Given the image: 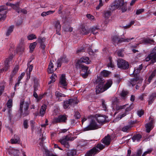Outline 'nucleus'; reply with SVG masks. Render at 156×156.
I'll use <instances>...</instances> for the list:
<instances>
[{
    "label": "nucleus",
    "instance_id": "nucleus-1",
    "mask_svg": "<svg viewBox=\"0 0 156 156\" xmlns=\"http://www.w3.org/2000/svg\"><path fill=\"white\" fill-rule=\"evenodd\" d=\"M105 81L102 78L98 77L96 80L98 85L96 88V92L97 94L102 93L107 90L112 86V81L111 80H108L106 81V83L104 85Z\"/></svg>",
    "mask_w": 156,
    "mask_h": 156
},
{
    "label": "nucleus",
    "instance_id": "nucleus-2",
    "mask_svg": "<svg viewBox=\"0 0 156 156\" xmlns=\"http://www.w3.org/2000/svg\"><path fill=\"white\" fill-rule=\"evenodd\" d=\"M118 8L121 9L122 12H126L127 10V3L124 2V0H116L111 4V7L109 8L112 10Z\"/></svg>",
    "mask_w": 156,
    "mask_h": 156
},
{
    "label": "nucleus",
    "instance_id": "nucleus-3",
    "mask_svg": "<svg viewBox=\"0 0 156 156\" xmlns=\"http://www.w3.org/2000/svg\"><path fill=\"white\" fill-rule=\"evenodd\" d=\"M105 147V146L101 144H98L96 146L90 150L87 153V156H93L102 150Z\"/></svg>",
    "mask_w": 156,
    "mask_h": 156
},
{
    "label": "nucleus",
    "instance_id": "nucleus-4",
    "mask_svg": "<svg viewBox=\"0 0 156 156\" xmlns=\"http://www.w3.org/2000/svg\"><path fill=\"white\" fill-rule=\"evenodd\" d=\"M75 139L74 137H71L68 135L63 137L62 139H60L59 141L62 145H63L65 147L67 148H69V147L68 141H73Z\"/></svg>",
    "mask_w": 156,
    "mask_h": 156
},
{
    "label": "nucleus",
    "instance_id": "nucleus-5",
    "mask_svg": "<svg viewBox=\"0 0 156 156\" xmlns=\"http://www.w3.org/2000/svg\"><path fill=\"white\" fill-rule=\"evenodd\" d=\"M151 60V63L153 64L156 62V46L154 48L151 53L145 58V60L147 62Z\"/></svg>",
    "mask_w": 156,
    "mask_h": 156
},
{
    "label": "nucleus",
    "instance_id": "nucleus-6",
    "mask_svg": "<svg viewBox=\"0 0 156 156\" xmlns=\"http://www.w3.org/2000/svg\"><path fill=\"white\" fill-rule=\"evenodd\" d=\"M117 65L119 68L123 69H128L129 66V64L127 62L121 59L118 60Z\"/></svg>",
    "mask_w": 156,
    "mask_h": 156
},
{
    "label": "nucleus",
    "instance_id": "nucleus-7",
    "mask_svg": "<svg viewBox=\"0 0 156 156\" xmlns=\"http://www.w3.org/2000/svg\"><path fill=\"white\" fill-rule=\"evenodd\" d=\"M95 120H91L89 125L83 129L84 131H88L97 129L100 128Z\"/></svg>",
    "mask_w": 156,
    "mask_h": 156
},
{
    "label": "nucleus",
    "instance_id": "nucleus-8",
    "mask_svg": "<svg viewBox=\"0 0 156 156\" xmlns=\"http://www.w3.org/2000/svg\"><path fill=\"white\" fill-rule=\"evenodd\" d=\"M67 120V117L66 115H61L55 118L53 120V122L54 123H65Z\"/></svg>",
    "mask_w": 156,
    "mask_h": 156
},
{
    "label": "nucleus",
    "instance_id": "nucleus-9",
    "mask_svg": "<svg viewBox=\"0 0 156 156\" xmlns=\"http://www.w3.org/2000/svg\"><path fill=\"white\" fill-rule=\"evenodd\" d=\"M76 104L77 102L75 100L73 99H70L64 102L63 106L64 108L66 109L69 108L70 106H73Z\"/></svg>",
    "mask_w": 156,
    "mask_h": 156
},
{
    "label": "nucleus",
    "instance_id": "nucleus-10",
    "mask_svg": "<svg viewBox=\"0 0 156 156\" xmlns=\"http://www.w3.org/2000/svg\"><path fill=\"white\" fill-rule=\"evenodd\" d=\"M79 67L75 66L77 68L81 69L82 70V73L81 74L82 77L84 78H85L87 77L88 75L87 70L88 68L87 66H85L82 64H80Z\"/></svg>",
    "mask_w": 156,
    "mask_h": 156
},
{
    "label": "nucleus",
    "instance_id": "nucleus-11",
    "mask_svg": "<svg viewBox=\"0 0 156 156\" xmlns=\"http://www.w3.org/2000/svg\"><path fill=\"white\" fill-rule=\"evenodd\" d=\"M91 62L89 58L87 57H83L78 60L76 62L75 66L79 67L80 64H82V63H84L86 64H90Z\"/></svg>",
    "mask_w": 156,
    "mask_h": 156
},
{
    "label": "nucleus",
    "instance_id": "nucleus-12",
    "mask_svg": "<svg viewBox=\"0 0 156 156\" xmlns=\"http://www.w3.org/2000/svg\"><path fill=\"white\" fill-rule=\"evenodd\" d=\"M14 55H11L9 57L7 58L5 62V66L4 68L0 70V72H2L4 70L6 71L7 70L9 67V64L10 63V62L12 59Z\"/></svg>",
    "mask_w": 156,
    "mask_h": 156
},
{
    "label": "nucleus",
    "instance_id": "nucleus-13",
    "mask_svg": "<svg viewBox=\"0 0 156 156\" xmlns=\"http://www.w3.org/2000/svg\"><path fill=\"white\" fill-rule=\"evenodd\" d=\"M143 80V78L140 76L135 77V78L131 80L130 83L132 86L137 84V83H139V85H140L142 83Z\"/></svg>",
    "mask_w": 156,
    "mask_h": 156
},
{
    "label": "nucleus",
    "instance_id": "nucleus-14",
    "mask_svg": "<svg viewBox=\"0 0 156 156\" xmlns=\"http://www.w3.org/2000/svg\"><path fill=\"white\" fill-rule=\"evenodd\" d=\"M69 61L68 59L65 56H63L58 59L57 61V67H60L62 64L63 63H67Z\"/></svg>",
    "mask_w": 156,
    "mask_h": 156
},
{
    "label": "nucleus",
    "instance_id": "nucleus-15",
    "mask_svg": "<svg viewBox=\"0 0 156 156\" xmlns=\"http://www.w3.org/2000/svg\"><path fill=\"white\" fill-rule=\"evenodd\" d=\"M54 26L55 29L56 34L60 35L59 31L61 29V25L60 23V22L58 20L55 21L54 23Z\"/></svg>",
    "mask_w": 156,
    "mask_h": 156
},
{
    "label": "nucleus",
    "instance_id": "nucleus-16",
    "mask_svg": "<svg viewBox=\"0 0 156 156\" xmlns=\"http://www.w3.org/2000/svg\"><path fill=\"white\" fill-rule=\"evenodd\" d=\"M143 66L142 64L139 66V67L135 68L133 74H131L134 77L139 76L138 75L140 72V71L142 69Z\"/></svg>",
    "mask_w": 156,
    "mask_h": 156
},
{
    "label": "nucleus",
    "instance_id": "nucleus-17",
    "mask_svg": "<svg viewBox=\"0 0 156 156\" xmlns=\"http://www.w3.org/2000/svg\"><path fill=\"white\" fill-rule=\"evenodd\" d=\"M19 2H17L15 4H12V3L6 4L7 5H9L12 7L14 10H15L18 13H20V8L19 6Z\"/></svg>",
    "mask_w": 156,
    "mask_h": 156
},
{
    "label": "nucleus",
    "instance_id": "nucleus-18",
    "mask_svg": "<svg viewBox=\"0 0 156 156\" xmlns=\"http://www.w3.org/2000/svg\"><path fill=\"white\" fill-rule=\"evenodd\" d=\"M30 103L28 102H24L23 100H21L20 103V110H22L23 109L29 108Z\"/></svg>",
    "mask_w": 156,
    "mask_h": 156
},
{
    "label": "nucleus",
    "instance_id": "nucleus-19",
    "mask_svg": "<svg viewBox=\"0 0 156 156\" xmlns=\"http://www.w3.org/2000/svg\"><path fill=\"white\" fill-rule=\"evenodd\" d=\"M59 84L61 87H65L67 84L65 78V75L62 74L60 78Z\"/></svg>",
    "mask_w": 156,
    "mask_h": 156
},
{
    "label": "nucleus",
    "instance_id": "nucleus-20",
    "mask_svg": "<svg viewBox=\"0 0 156 156\" xmlns=\"http://www.w3.org/2000/svg\"><path fill=\"white\" fill-rule=\"evenodd\" d=\"M111 138L110 136L108 134L107 136H105L102 140V143L108 146L109 145L111 142Z\"/></svg>",
    "mask_w": 156,
    "mask_h": 156
},
{
    "label": "nucleus",
    "instance_id": "nucleus-21",
    "mask_svg": "<svg viewBox=\"0 0 156 156\" xmlns=\"http://www.w3.org/2000/svg\"><path fill=\"white\" fill-rule=\"evenodd\" d=\"M106 119V116L98 115L97 117L96 120L97 122L100 124H102L105 122Z\"/></svg>",
    "mask_w": 156,
    "mask_h": 156
},
{
    "label": "nucleus",
    "instance_id": "nucleus-22",
    "mask_svg": "<svg viewBox=\"0 0 156 156\" xmlns=\"http://www.w3.org/2000/svg\"><path fill=\"white\" fill-rule=\"evenodd\" d=\"M156 98V93H154L151 94L149 97L148 100L149 105L151 104L153 102L155 98Z\"/></svg>",
    "mask_w": 156,
    "mask_h": 156
},
{
    "label": "nucleus",
    "instance_id": "nucleus-23",
    "mask_svg": "<svg viewBox=\"0 0 156 156\" xmlns=\"http://www.w3.org/2000/svg\"><path fill=\"white\" fill-rule=\"evenodd\" d=\"M154 42V41L153 40H151L149 38H144L140 41V43H144V44H147L151 43Z\"/></svg>",
    "mask_w": 156,
    "mask_h": 156
},
{
    "label": "nucleus",
    "instance_id": "nucleus-24",
    "mask_svg": "<svg viewBox=\"0 0 156 156\" xmlns=\"http://www.w3.org/2000/svg\"><path fill=\"white\" fill-rule=\"evenodd\" d=\"M47 106L45 105H43L41 107L40 110V114L41 116H43L45 113Z\"/></svg>",
    "mask_w": 156,
    "mask_h": 156
},
{
    "label": "nucleus",
    "instance_id": "nucleus-25",
    "mask_svg": "<svg viewBox=\"0 0 156 156\" xmlns=\"http://www.w3.org/2000/svg\"><path fill=\"white\" fill-rule=\"evenodd\" d=\"M134 39V37H132L131 38H119V43H121L122 42H129Z\"/></svg>",
    "mask_w": 156,
    "mask_h": 156
},
{
    "label": "nucleus",
    "instance_id": "nucleus-26",
    "mask_svg": "<svg viewBox=\"0 0 156 156\" xmlns=\"http://www.w3.org/2000/svg\"><path fill=\"white\" fill-rule=\"evenodd\" d=\"M21 112V114L24 116H26L30 114V110L29 108L24 109H23L22 110H20Z\"/></svg>",
    "mask_w": 156,
    "mask_h": 156
},
{
    "label": "nucleus",
    "instance_id": "nucleus-27",
    "mask_svg": "<svg viewBox=\"0 0 156 156\" xmlns=\"http://www.w3.org/2000/svg\"><path fill=\"white\" fill-rule=\"evenodd\" d=\"M11 141L12 144H19L20 142V138L17 135H15L14 138L12 139Z\"/></svg>",
    "mask_w": 156,
    "mask_h": 156
},
{
    "label": "nucleus",
    "instance_id": "nucleus-28",
    "mask_svg": "<svg viewBox=\"0 0 156 156\" xmlns=\"http://www.w3.org/2000/svg\"><path fill=\"white\" fill-rule=\"evenodd\" d=\"M53 64L51 60L50 61L48 68V72L49 73H51L53 72Z\"/></svg>",
    "mask_w": 156,
    "mask_h": 156
},
{
    "label": "nucleus",
    "instance_id": "nucleus-29",
    "mask_svg": "<svg viewBox=\"0 0 156 156\" xmlns=\"http://www.w3.org/2000/svg\"><path fill=\"white\" fill-rule=\"evenodd\" d=\"M90 31L93 34H96L98 33V31L99 30V28L97 26H93L90 29Z\"/></svg>",
    "mask_w": 156,
    "mask_h": 156
},
{
    "label": "nucleus",
    "instance_id": "nucleus-30",
    "mask_svg": "<svg viewBox=\"0 0 156 156\" xmlns=\"http://www.w3.org/2000/svg\"><path fill=\"white\" fill-rule=\"evenodd\" d=\"M156 76V69H154L151 75L148 79L149 83H150L152 79Z\"/></svg>",
    "mask_w": 156,
    "mask_h": 156
},
{
    "label": "nucleus",
    "instance_id": "nucleus-31",
    "mask_svg": "<svg viewBox=\"0 0 156 156\" xmlns=\"http://www.w3.org/2000/svg\"><path fill=\"white\" fill-rule=\"evenodd\" d=\"M76 150H68L67 152L68 156H74L76 154Z\"/></svg>",
    "mask_w": 156,
    "mask_h": 156
},
{
    "label": "nucleus",
    "instance_id": "nucleus-32",
    "mask_svg": "<svg viewBox=\"0 0 156 156\" xmlns=\"http://www.w3.org/2000/svg\"><path fill=\"white\" fill-rule=\"evenodd\" d=\"M141 138V136L140 134H137L136 135H134L132 138L133 142L136 140L138 141L140 140V139Z\"/></svg>",
    "mask_w": 156,
    "mask_h": 156
},
{
    "label": "nucleus",
    "instance_id": "nucleus-33",
    "mask_svg": "<svg viewBox=\"0 0 156 156\" xmlns=\"http://www.w3.org/2000/svg\"><path fill=\"white\" fill-rule=\"evenodd\" d=\"M81 33L84 35H87L90 32V30H87L82 27L80 30Z\"/></svg>",
    "mask_w": 156,
    "mask_h": 156
},
{
    "label": "nucleus",
    "instance_id": "nucleus-34",
    "mask_svg": "<svg viewBox=\"0 0 156 156\" xmlns=\"http://www.w3.org/2000/svg\"><path fill=\"white\" fill-rule=\"evenodd\" d=\"M145 127L146 128V130L147 132L149 133L153 128L154 125H151L147 123L146 124Z\"/></svg>",
    "mask_w": 156,
    "mask_h": 156
},
{
    "label": "nucleus",
    "instance_id": "nucleus-35",
    "mask_svg": "<svg viewBox=\"0 0 156 156\" xmlns=\"http://www.w3.org/2000/svg\"><path fill=\"white\" fill-rule=\"evenodd\" d=\"M128 94V92L127 91L123 90L120 94V96L122 98V99L124 100L127 95Z\"/></svg>",
    "mask_w": 156,
    "mask_h": 156
},
{
    "label": "nucleus",
    "instance_id": "nucleus-36",
    "mask_svg": "<svg viewBox=\"0 0 156 156\" xmlns=\"http://www.w3.org/2000/svg\"><path fill=\"white\" fill-rule=\"evenodd\" d=\"M37 43L36 42H34L31 43L29 46V48L30 49V51L32 52L34 51V49L35 48L36 45H37Z\"/></svg>",
    "mask_w": 156,
    "mask_h": 156
},
{
    "label": "nucleus",
    "instance_id": "nucleus-37",
    "mask_svg": "<svg viewBox=\"0 0 156 156\" xmlns=\"http://www.w3.org/2000/svg\"><path fill=\"white\" fill-rule=\"evenodd\" d=\"M55 95L57 98H58V100L60 99V98L62 97H66V95L64 94H62L59 91H57L55 93Z\"/></svg>",
    "mask_w": 156,
    "mask_h": 156
},
{
    "label": "nucleus",
    "instance_id": "nucleus-38",
    "mask_svg": "<svg viewBox=\"0 0 156 156\" xmlns=\"http://www.w3.org/2000/svg\"><path fill=\"white\" fill-rule=\"evenodd\" d=\"M55 12L54 11L49 10L47 12H43L41 14L42 16H46L51 14H53Z\"/></svg>",
    "mask_w": 156,
    "mask_h": 156
},
{
    "label": "nucleus",
    "instance_id": "nucleus-39",
    "mask_svg": "<svg viewBox=\"0 0 156 156\" xmlns=\"http://www.w3.org/2000/svg\"><path fill=\"white\" fill-rule=\"evenodd\" d=\"M110 73L109 71L104 70L101 72L100 75L102 76L106 77L109 75Z\"/></svg>",
    "mask_w": 156,
    "mask_h": 156
},
{
    "label": "nucleus",
    "instance_id": "nucleus-40",
    "mask_svg": "<svg viewBox=\"0 0 156 156\" xmlns=\"http://www.w3.org/2000/svg\"><path fill=\"white\" fill-rule=\"evenodd\" d=\"M57 77L56 74H52L51 76L50 77L51 80L48 83V84L53 83L55 81V78Z\"/></svg>",
    "mask_w": 156,
    "mask_h": 156
},
{
    "label": "nucleus",
    "instance_id": "nucleus-41",
    "mask_svg": "<svg viewBox=\"0 0 156 156\" xmlns=\"http://www.w3.org/2000/svg\"><path fill=\"white\" fill-rule=\"evenodd\" d=\"M119 38L117 35H115L113 36L112 38V41L114 44L118 43H119Z\"/></svg>",
    "mask_w": 156,
    "mask_h": 156
},
{
    "label": "nucleus",
    "instance_id": "nucleus-42",
    "mask_svg": "<svg viewBox=\"0 0 156 156\" xmlns=\"http://www.w3.org/2000/svg\"><path fill=\"white\" fill-rule=\"evenodd\" d=\"M14 29V26H10L8 29L6 33V35L7 36H9L10 34L12 32Z\"/></svg>",
    "mask_w": 156,
    "mask_h": 156
},
{
    "label": "nucleus",
    "instance_id": "nucleus-43",
    "mask_svg": "<svg viewBox=\"0 0 156 156\" xmlns=\"http://www.w3.org/2000/svg\"><path fill=\"white\" fill-rule=\"evenodd\" d=\"M131 127V126L130 125L125 126L122 128V130L124 132H128Z\"/></svg>",
    "mask_w": 156,
    "mask_h": 156
},
{
    "label": "nucleus",
    "instance_id": "nucleus-44",
    "mask_svg": "<svg viewBox=\"0 0 156 156\" xmlns=\"http://www.w3.org/2000/svg\"><path fill=\"white\" fill-rule=\"evenodd\" d=\"M37 41L40 44H44V42L45 41V38L44 37L38 38Z\"/></svg>",
    "mask_w": 156,
    "mask_h": 156
},
{
    "label": "nucleus",
    "instance_id": "nucleus-45",
    "mask_svg": "<svg viewBox=\"0 0 156 156\" xmlns=\"http://www.w3.org/2000/svg\"><path fill=\"white\" fill-rule=\"evenodd\" d=\"M111 15V12L109 11H106L104 13V16L106 18H108Z\"/></svg>",
    "mask_w": 156,
    "mask_h": 156
},
{
    "label": "nucleus",
    "instance_id": "nucleus-46",
    "mask_svg": "<svg viewBox=\"0 0 156 156\" xmlns=\"http://www.w3.org/2000/svg\"><path fill=\"white\" fill-rule=\"evenodd\" d=\"M109 62L108 64V67H111V68L113 67H114V65L112 63V58L111 57H109Z\"/></svg>",
    "mask_w": 156,
    "mask_h": 156
},
{
    "label": "nucleus",
    "instance_id": "nucleus-47",
    "mask_svg": "<svg viewBox=\"0 0 156 156\" xmlns=\"http://www.w3.org/2000/svg\"><path fill=\"white\" fill-rule=\"evenodd\" d=\"M127 105H116L115 107V109L116 111H119L121 109L125 108Z\"/></svg>",
    "mask_w": 156,
    "mask_h": 156
},
{
    "label": "nucleus",
    "instance_id": "nucleus-48",
    "mask_svg": "<svg viewBox=\"0 0 156 156\" xmlns=\"http://www.w3.org/2000/svg\"><path fill=\"white\" fill-rule=\"evenodd\" d=\"M127 112H125L120 115V117L116 118L113 121L114 122H116L117 120H120L122 118L125 116L127 114Z\"/></svg>",
    "mask_w": 156,
    "mask_h": 156
},
{
    "label": "nucleus",
    "instance_id": "nucleus-49",
    "mask_svg": "<svg viewBox=\"0 0 156 156\" xmlns=\"http://www.w3.org/2000/svg\"><path fill=\"white\" fill-rule=\"evenodd\" d=\"M127 112H125L120 115V117L116 118L113 121L114 122H116L117 120H120L122 118L125 116L127 114Z\"/></svg>",
    "mask_w": 156,
    "mask_h": 156
},
{
    "label": "nucleus",
    "instance_id": "nucleus-50",
    "mask_svg": "<svg viewBox=\"0 0 156 156\" xmlns=\"http://www.w3.org/2000/svg\"><path fill=\"white\" fill-rule=\"evenodd\" d=\"M12 153L14 156H19V151L17 149H14L12 150Z\"/></svg>",
    "mask_w": 156,
    "mask_h": 156
},
{
    "label": "nucleus",
    "instance_id": "nucleus-51",
    "mask_svg": "<svg viewBox=\"0 0 156 156\" xmlns=\"http://www.w3.org/2000/svg\"><path fill=\"white\" fill-rule=\"evenodd\" d=\"M6 9L7 8L5 6H0V12L3 11L4 12H3L2 13H3L4 15L6 14L7 12L6 11H4V10Z\"/></svg>",
    "mask_w": 156,
    "mask_h": 156
},
{
    "label": "nucleus",
    "instance_id": "nucleus-52",
    "mask_svg": "<svg viewBox=\"0 0 156 156\" xmlns=\"http://www.w3.org/2000/svg\"><path fill=\"white\" fill-rule=\"evenodd\" d=\"M27 37L28 40H32L37 38L35 35L34 34H30L27 36Z\"/></svg>",
    "mask_w": 156,
    "mask_h": 156
},
{
    "label": "nucleus",
    "instance_id": "nucleus-53",
    "mask_svg": "<svg viewBox=\"0 0 156 156\" xmlns=\"http://www.w3.org/2000/svg\"><path fill=\"white\" fill-rule=\"evenodd\" d=\"M12 101L11 99L7 101V105L8 108H10L12 106Z\"/></svg>",
    "mask_w": 156,
    "mask_h": 156
},
{
    "label": "nucleus",
    "instance_id": "nucleus-54",
    "mask_svg": "<svg viewBox=\"0 0 156 156\" xmlns=\"http://www.w3.org/2000/svg\"><path fill=\"white\" fill-rule=\"evenodd\" d=\"M86 16L90 20L92 21L95 20L94 17L93 16L91 15L90 14H87Z\"/></svg>",
    "mask_w": 156,
    "mask_h": 156
},
{
    "label": "nucleus",
    "instance_id": "nucleus-55",
    "mask_svg": "<svg viewBox=\"0 0 156 156\" xmlns=\"http://www.w3.org/2000/svg\"><path fill=\"white\" fill-rule=\"evenodd\" d=\"M101 102H102V106L103 108V110L105 111H106L107 110V107L106 105L105 104V101L104 99L101 100Z\"/></svg>",
    "mask_w": 156,
    "mask_h": 156
},
{
    "label": "nucleus",
    "instance_id": "nucleus-56",
    "mask_svg": "<svg viewBox=\"0 0 156 156\" xmlns=\"http://www.w3.org/2000/svg\"><path fill=\"white\" fill-rule=\"evenodd\" d=\"M99 3L98 5L96 7V9L97 10H98L103 5V3H102V0H99Z\"/></svg>",
    "mask_w": 156,
    "mask_h": 156
},
{
    "label": "nucleus",
    "instance_id": "nucleus-57",
    "mask_svg": "<svg viewBox=\"0 0 156 156\" xmlns=\"http://www.w3.org/2000/svg\"><path fill=\"white\" fill-rule=\"evenodd\" d=\"M123 51V49L119 50L118 51L117 54L119 56L122 57L123 56V55L122 53Z\"/></svg>",
    "mask_w": 156,
    "mask_h": 156
},
{
    "label": "nucleus",
    "instance_id": "nucleus-58",
    "mask_svg": "<svg viewBox=\"0 0 156 156\" xmlns=\"http://www.w3.org/2000/svg\"><path fill=\"white\" fill-rule=\"evenodd\" d=\"M142 153V150L141 149H139L137 151V153L136 154H134L132 156H140Z\"/></svg>",
    "mask_w": 156,
    "mask_h": 156
},
{
    "label": "nucleus",
    "instance_id": "nucleus-59",
    "mask_svg": "<svg viewBox=\"0 0 156 156\" xmlns=\"http://www.w3.org/2000/svg\"><path fill=\"white\" fill-rule=\"evenodd\" d=\"M152 149H149L146 151H145L142 154V156H145L147 154L150 153L152 151Z\"/></svg>",
    "mask_w": 156,
    "mask_h": 156
},
{
    "label": "nucleus",
    "instance_id": "nucleus-60",
    "mask_svg": "<svg viewBox=\"0 0 156 156\" xmlns=\"http://www.w3.org/2000/svg\"><path fill=\"white\" fill-rule=\"evenodd\" d=\"M144 9H141L137 10L136 12V14L137 15H139L144 11Z\"/></svg>",
    "mask_w": 156,
    "mask_h": 156
},
{
    "label": "nucleus",
    "instance_id": "nucleus-61",
    "mask_svg": "<svg viewBox=\"0 0 156 156\" xmlns=\"http://www.w3.org/2000/svg\"><path fill=\"white\" fill-rule=\"evenodd\" d=\"M64 30L66 31L71 32L72 31L73 28L72 27H67L65 28H64Z\"/></svg>",
    "mask_w": 156,
    "mask_h": 156
},
{
    "label": "nucleus",
    "instance_id": "nucleus-62",
    "mask_svg": "<svg viewBox=\"0 0 156 156\" xmlns=\"http://www.w3.org/2000/svg\"><path fill=\"white\" fill-rule=\"evenodd\" d=\"M23 126L25 129L28 128V121L27 120H25L23 122Z\"/></svg>",
    "mask_w": 156,
    "mask_h": 156
},
{
    "label": "nucleus",
    "instance_id": "nucleus-63",
    "mask_svg": "<svg viewBox=\"0 0 156 156\" xmlns=\"http://www.w3.org/2000/svg\"><path fill=\"white\" fill-rule=\"evenodd\" d=\"M74 116L76 119H79L80 117V113L78 112H76L75 113Z\"/></svg>",
    "mask_w": 156,
    "mask_h": 156
},
{
    "label": "nucleus",
    "instance_id": "nucleus-64",
    "mask_svg": "<svg viewBox=\"0 0 156 156\" xmlns=\"http://www.w3.org/2000/svg\"><path fill=\"white\" fill-rule=\"evenodd\" d=\"M144 114V111L143 110L139 111L137 112V115L140 117Z\"/></svg>",
    "mask_w": 156,
    "mask_h": 156
}]
</instances>
